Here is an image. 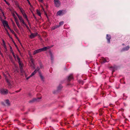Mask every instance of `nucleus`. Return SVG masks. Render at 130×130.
Listing matches in <instances>:
<instances>
[{
	"label": "nucleus",
	"mask_w": 130,
	"mask_h": 130,
	"mask_svg": "<svg viewBox=\"0 0 130 130\" xmlns=\"http://www.w3.org/2000/svg\"><path fill=\"white\" fill-rule=\"evenodd\" d=\"M52 46H48L35 50L33 52V54L35 55L41 52L45 51L46 50L52 47Z\"/></svg>",
	"instance_id": "1"
},
{
	"label": "nucleus",
	"mask_w": 130,
	"mask_h": 130,
	"mask_svg": "<svg viewBox=\"0 0 130 130\" xmlns=\"http://www.w3.org/2000/svg\"><path fill=\"white\" fill-rule=\"evenodd\" d=\"M4 75L5 77V79L6 80V81L8 83V88H11L13 87V86H12L11 83L9 81L6 75Z\"/></svg>",
	"instance_id": "2"
},
{
	"label": "nucleus",
	"mask_w": 130,
	"mask_h": 130,
	"mask_svg": "<svg viewBox=\"0 0 130 130\" xmlns=\"http://www.w3.org/2000/svg\"><path fill=\"white\" fill-rule=\"evenodd\" d=\"M54 4L55 6L56 7H58L61 5V2L59 0H54Z\"/></svg>",
	"instance_id": "3"
},
{
	"label": "nucleus",
	"mask_w": 130,
	"mask_h": 130,
	"mask_svg": "<svg viewBox=\"0 0 130 130\" xmlns=\"http://www.w3.org/2000/svg\"><path fill=\"white\" fill-rule=\"evenodd\" d=\"M66 12V11L64 10H59L58 11L57 13V15L60 16L62 14H64Z\"/></svg>",
	"instance_id": "4"
},
{
	"label": "nucleus",
	"mask_w": 130,
	"mask_h": 130,
	"mask_svg": "<svg viewBox=\"0 0 130 130\" xmlns=\"http://www.w3.org/2000/svg\"><path fill=\"white\" fill-rule=\"evenodd\" d=\"M17 58L18 61V62L19 64L20 68L23 67V64L22 62L21 61L18 55H17Z\"/></svg>",
	"instance_id": "5"
},
{
	"label": "nucleus",
	"mask_w": 130,
	"mask_h": 130,
	"mask_svg": "<svg viewBox=\"0 0 130 130\" xmlns=\"http://www.w3.org/2000/svg\"><path fill=\"white\" fill-rule=\"evenodd\" d=\"M1 92L2 94H6L8 93V91L7 90L5 89L1 90Z\"/></svg>",
	"instance_id": "6"
},
{
	"label": "nucleus",
	"mask_w": 130,
	"mask_h": 130,
	"mask_svg": "<svg viewBox=\"0 0 130 130\" xmlns=\"http://www.w3.org/2000/svg\"><path fill=\"white\" fill-rule=\"evenodd\" d=\"M2 23L4 27L6 26L8 28H9V27L8 25L7 21L5 20H3V21Z\"/></svg>",
	"instance_id": "7"
},
{
	"label": "nucleus",
	"mask_w": 130,
	"mask_h": 130,
	"mask_svg": "<svg viewBox=\"0 0 130 130\" xmlns=\"http://www.w3.org/2000/svg\"><path fill=\"white\" fill-rule=\"evenodd\" d=\"M17 15L20 20V22L22 23L23 24H24L25 23V22L22 16L19 15L18 14H17Z\"/></svg>",
	"instance_id": "8"
},
{
	"label": "nucleus",
	"mask_w": 130,
	"mask_h": 130,
	"mask_svg": "<svg viewBox=\"0 0 130 130\" xmlns=\"http://www.w3.org/2000/svg\"><path fill=\"white\" fill-rule=\"evenodd\" d=\"M41 97L38 98H34L32 100L29 101L30 103H32L35 101H39V100L41 99Z\"/></svg>",
	"instance_id": "9"
},
{
	"label": "nucleus",
	"mask_w": 130,
	"mask_h": 130,
	"mask_svg": "<svg viewBox=\"0 0 130 130\" xmlns=\"http://www.w3.org/2000/svg\"><path fill=\"white\" fill-rule=\"evenodd\" d=\"M38 35V33L37 32L35 33H31V35L30 36V37L31 39H32L36 36Z\"/></svg>",
	"instance_id": "10"
},
{
	"label": "nucleus",
	"mask_w": 130,
	"mask_h": 130,
	"mask_svg": "<svg viewBox=\"0 0 130 130\" xmlns=\"http://www.w3.org/2000/svg\"><path fill=\"white\" fill-rule=\"evenodd\" d=\"M106 39L107 40L108 43H110V39H111L110 36L109 35H107Z\"/></svg>",
	"instance_id": "11"
},
{
	"label": "nucleus",
	"mask_w": 130,
	"mask_h": 130,
	"mask_svg": "<svg viewBox=\"0 0 130 130\" xmlns=\"http://www.w3.org/2000/svg\"><path fill=\"white\" fill-rule=\"evenodd\" d=\"M12 24L13 27L14 28V30L16 32H17L18 31V29L17 28L15 24L14 23V22H12Z\"/></svg>",
	"instance_id": "12"
},
{
	"label": "nucleus",
	"mask_w": 130,
	"mask_h": 130,
	"mask_svg": "<svg viewBox=\"0 0 130 130\" xmlns=\"http://www.w3.org/2000/svg\"><path fill=\"white\" fill-rule=\"evenodd\" d=\"M109 61V60L108 58H103V62L105 63L106 62H108Z\"/></svg>",
	"instance_id": "13"
},
{
	"label": "nucleus",
	"mask_w": 130,
	"mask_h": 130,
	"mask_svg": "<svg viewBox=\"0 0 130 130\" xmlns=\"http://www.w3.org/2000/svg\"><path fill=\"white\" fill-rule=\"evenodd\" d=\"M73 79V77L72 75H70L68 77V79L69 81H70L71 79Z\"/></svg>",
	"instance_id": "14"
},
{
	"label": "nucleus",
	"mask_w": 130,
	"mask_h": 130,
	"mask_svg": "<svg viewBox=\"0 0 130 130\" xmlns=\"http://www.w3.org/2000/svg\"><path fill=\"white\" fill-rule=\"evenodd\" d=\"M59 27V26H58V25H56L55 26H53L52 28L51 29L53 30Z\"/></svg>",
	"instance_id": "15"
},
{
	"label": "nucleus",
	"mask_w": 130,
	"mask_h": 130,
	"mask_svg": "<svg viewBox=\"0 0 130 130\" xmlns=\"http://www.w3.org/2000/svg\"><path fill=\"white\" fill-rule=\"evenodd\" d=\"M22 14L24 18L26 19V20L28 22V19L27 18V17L25 13H22Z\"/></svg>",
	"instance_id": "16"
},
{
	"label": "nucleus",
	"mask_w": 130,
	"mask_h": 130,
	"mask_svg": "<svg viewBox=\"0 0 130 130\" xmlns=\"http://www.w3.org/2000/svg\"><path fill=\"white\" fill-rule=\"evenodd\" d=\"M129 48V46H127L126 47L123 48V51H127L128 50Z\"/></svg>",
	"instance_id": "17"
},
{
	"label": "nucleus",
	"mask_w": 130,
	"mask_h": 130,
	"mask_svg": "<svg viewBox=\"0 0 130 130\" xmlns=\"http://www.w3.org/2000/svg\"><path fill=\"white\" fill-rule=\"evenodd\" d=\"M49 53L51 56V59L52 60H53V56L52 53L51 51H50Z\"/></svg>",
	"instance_id": "18"
},
{
	"label": "nucleus",
	"mask_w": 130,
	"mask_h": 130,
	"mask_svg": "<svg viewBox=\"0 0 130 130\" xmlns=\"http://www.w3.org/2000/svg\"><path fill=\"white\" fill-rule=\"evenodd\" d=\"M5 103L8 105H9L10 104L9 101L8 100H7L5 101Z\"/></svg>",
	"instance_id": "19"
},
{
	"label": "nucleus",
	"mask_w": 130,
	"mask_h": 130,
	"mask_svg": "<svg viewBox=\"0 0 130 130\" xmlns=\"http://www.w3.org/2000/svg\"><path fill=\"white\" fill-rule=\"evenodd\" d=\"M2 41L3 42V45L4 46V48H6V46L5 44V42L4 41V40H3Z\"/></svg>",
	"instance_id": "20"
},
{
	"label": "nucleus",
	"mask_w": 130,
	"mask_h": 130,
	"mask_svg": "<svg viewBox=\"0 0 130 130\" xmlns=\"http://www.w3.org/2000/svg\"><path fill=\"white\" fill-rule=\"evenodd\" d=\"M37 72L36 70H35L33 72H32L30 75V76H32L34 75Z\"/></svg>",
	"instance_id": "21"
},
{
	"label": "nucleus",
	"mask_w": 130,
	"mask_h": 130,
	"mask_svg": "<svg viewBox=\"0 0 130 130\" xmlns=\"http://www.w3.org/2000/svg\"><path fill=\"white\" fill-rule=\"evenodd\" d=\"M37 14L39 16H41V13L40 11H39L38 10H37Z\"/></svg>",
	"instance_id": "22"
},
{
	"label": "nucleus",
	"mask_w": 130,
	"mask_h": 130,
	"mask_svg": "<svg viewBox=\"0 0 130 130\" xmlns=\"http://www.w3.org/2000/svg\"><path fill=\"white\" fill-rule=\"evenodd\" d=\"M8 29H9L10 31L13 34H14V33H15V32L13 30L11 29L10 27L9 28H8Z\"/></svg>",
	"instance_id": "23"
},
{
	"label": "nucleus",
	"mask_w": 130,
	"mask_h": 130,
	"mask_svg": "<svg viewBox=\"0 0 130 130\" xmlns=\"http://www.w3.org/2000/svg\"><path fill=\"white\" fill-rule=\"evenodd\" d=\"M30 61L32 63V64L34 65V61L33 59L32 58H31L30 59Z\"/></svg>",
	"instance_id": "24"
},
{
	"label": "nucleus",
	"mask_w": 130,
	"mask_h": 130,
	"mask_svg": "<svg viewBox=\"0 0 130 130\" xmlns=\"http://www.w3.org/2000/svg\"><path fill=\"white\" fill-rule=\"evenodd\" d=\"M20 71L21 73H23L24 72V70L23 68V67L20 68Z\"/></svg>",
	"instance_id": "25"
},
{
	"label": "nucleus",
	"mask_w": 130,
	"mask_h": 130,
	"mask_svg": "<svg viewBox=\"0 0 130 130\" xmlns=\"http://www.w3.org/2000/svg\"><path fill=\"white\" fill-rule=\"evenodd\" d=\"M10 51H11V53H12V54H13L14 53V52H13V51L12 49V47H11V46H10Z\"/></svg>",
	"instance_id": "26"
},
{
	"label": "nucleus",
	"mask_w": 130,
	"mask_h": 130,
	"mask_svg": "<svg viewBox=\"0 0 130 130\" xmlns=\"http://www.w3.org/2000/svg\"><path fill=\"white\" fill-rule=\"evenodd\" d=\"M64 24V22L63 21H61L59 23V25L58 26H59L63 25Z\"/></svg>",
	"instance_id": "27"
},
{
	"label": "nucleus",
	"mask_w": 130,
	"mask_h": 130,
	"mask_svg": "<svg viewBox=\"0 0 130 130\" xmlns=\"http://www.w3.org/2000/svg\"><path fill=\"white\" fill-rule=\"evenodd\" d=\"M5 29L6 30V31H7V35H8L10 37V35L9 34V33L8 32V31L7 30V29Z\"/></svg>",
	"instance_id": "28"
},
{
	"label": "nucleus",
	"mask_w": 130,
	"mask_h": 130,
	"mask_svg": "<svg viewBox=\"0 0 130 130\" xmlns=\"http://www.w3.org/2000/svg\"><path fill=\"white\" fill-rule=\"evenodd\" d=\"M20 10H21V12L22 13H24L23 12L24 10H23V9H22V8H20Z\"/></svg>",
	"instance_id": "29"
},
{
	"label": "nucleus",
	"mask_w": 130,
	"mask_h": 130,
	"mask_svg": "<svg viewBox=\"0 0 130 130\" xmlns=\"http://www.w3.org/2000/svg\"><path fill=\"white\" fill-rule=\"evenodd\" d=\"M40 77L42 80H43V76L42 75H41V74H40Z\"/></svg>",
	"instance_id": "30"
},
{
	"label": "nucleus",
	"mask_w": 130,
	"mask_h": 130,
	"mask_svg": "<svg viewBox=\"0 0 130 130\" xmlns=\"http://www.w3.org/2000/svg\"><path fill=\"white\" fill-rule=\"evenodd\" d=\"M24 24L25 25L27 29H29L27 25L25 23Z\"/></svg>",
	"instance_id": "31"
},
{
	"label": "nucleus",
	"mask_w": 130,
	"mask_h": 130,
	"mask_svg": "<svg viewBox=\"0 0 130 130\" xmlns=\"http://www.w3.org/2000/svg\"><path fill=\"white\" fill-rule=\"evenodd\" d=\"M15 22L17 25H19V21H17Z\"/></svg>",
	"instance_id": "32"
},
{
	"label": "nucleus",
	"mask_w": 130,
	"mask_h": 130,
	"mask_svg": "<svg viewBox=\"0 0 130 130\" xmlns=\"http://www.w3.org/2000/svg\"><path fill=\"white\" fill-rule=\"evenodd\" d=\"M39 67H37V69H36L35 70H36V72H37L38 71H39Z\"/></svg>",
	"instance_id": "33"
},
{
	"label": "nucleus",
	"mask_w": 130,
	"mask_h": 130,
	"mask_svg": "<svg viewBox=\"0 0 130 130\" xmlns=\"http://www.w3.org/2000/svg\"><path fill=\"white\" fill-rule=\"evenodd\" d=\"M13 55V56L14 57V58L15 59L16 58V56H15V55H14V53L13 54H12Z\"/></svg>",
	"instance_id": "34"
},
{
	"label": "nucleus",
	"mask_w": 130,
	"mask_h": 130,
	"mask_svg": "<svg viewBox=\"0 0 130 130\" xmlns=\"http://www.w3.org/2000/svg\"><path fill=\"white\" fill-rule=\"evenodd\" d=\"M38 1H39V2H40L42 3L43 2V0H38Z\"/></svg>",
	"instance_id": "35"
},
{
	"label": "nucleus",
	"mask_w": 130,
	"mask_h": 130,
	"mask_svg": "<svg viewBox=\"0 0 130 130\" xmlns=\"http://www.w3.org/2000/svg\"><path fill=\"white\" fill-rule=\"evenodd\" d=\"M18 26V28H19V29H20L21 28V26H20V25H17Z\"/></svg>",
	"instance_id": "36"
},
{
	"label": "nucleus",
	"mask_w": 130,
	"mask_h": 130,
	"mask_svg": "<svg viewBox=\"0 0 130 130\" xmlns=\"http://www.w3.org/2000/svg\"><path fill=\"white\" fill-rule=\"evenodd\" d=\"M27 0V1L28 2V4H29V5H31V4H30V2H29V0Z\"/></svg>",
	"instance_id": "37"
},
{
	"label": "nucleus",
	"mask_w": 130,
	"mask_h": 130,
	"mask_svg": "<svg viewBox=\"0 0 130 130\" xmlns=\"http://www.w3.org/2000/svg\"><path fill=\"white\" fill-rule=\"evenodd\" d=\"M32 77V76H30V75L28 76V77L27 78H26V79L27 80L29 78H30V77Z\"/></svg>",
	"instance_id": "38"
},
{
	"label": "nucleus",
	"mask_w": 130,
	"mask_h": 130,
	"mask_svg": "<svg viewBox=\"0 0 130 130\" xmlns=\"http://www.w3.org/2000/svg\"><path fill=\"white\" fill-rule=\"evenodd\" d=\"M13 35H14V36L16 37V38H18L17 37V36L16 35V34L15 33H14Z\"/></svg>",
	"instance_id": "39"
},
{
	"label": "nucleus",
	"mask_w": 130,
	"mask_h": 130,
	"mask_svg": "<svg viewBox=\"0 0 130 130\" xmlns=\"http://www.w3.org/2000/svg\"><path fill=\"white\" fill-rule=\"evenodd\" d=\"M8 5H10V4L8 3L7 1H6V2H5Z\"/></svg>",
	"instance_id": "40"
},
{
	"label": "nucleus",
	"mask_w": 130,
	"mask_h": 130,
	"mask_svg": "<svg viewBox=\"0 0 130 130\" xmlns=\"http://www.w3.org/2000/svg\"><path fill=\"white\" fill-rule=\"evenodd\" d=\"M15 22H16L17 21H18V20L17 19H16V18L15 19Z\"/></svg>",
	"instance_id": "41"
},
{
	"label": "nucleus",
	"mask_w": 130,
	"mask_h": 130,
	"mask_svg": "<svg viewBox=\"0 0 130 130\" xmlns=\"http://www.w3.org/2000/svg\"><path fill=\"white\" fill-rule=\"evenodd\" d=\"M15 22H16L17 21H18V20L17 19H16V18L15 19Z\"/></svg>",
	"instance_id": "42"
},
{
	"label": "nucleus",
	"mask_w": 130,
	"mask_h": 130,
	"mask_svg": "<svg viewBox=\"0 0 130 130\" xmlns=\"http://www.w3.org/2000/svg\"><path fill=\"white\" fill-rule=\"evenodd\" d=\"M18 50L19 52L20 53V54L21 55V53L20 52V51L19 49H18Z\"/></svg>",
	"instance_id": "43"
},
{
	"label": "nucleus",
	"mask_w": 130,
	"mask_h": 130,
	"mask_svg": "<svg viewBox=\"0 0 130 130\" xmlns=\"http://www.w3.org/2000/svg\"><path fill=\"white\" fill-rule=\"evenodd\" d=\"M60 87H61V88H62V87L61 86H59L58 87V89H60V88H59Z\"/></svg>",
	"instance_id": "44"
},
{
	"label": "nucleus",
	"mask_w": 130,
	"mask_h": 130,
	"mask_svg": "<svg viewBox=\"0 0 130 130\" xmlns=\"http://www.w3.org/2000/svg\"><path fill=\"white\" fill-rule=\"evenodd\" d=\"M20 91H15V92H19Z\"/></svg>",
	"instance_id": "45"
},
{
	"label": "nucleus",
	"mask_w": 130,
	"mask_h": 130,
	"mask_svg": "<svg viewBox=\"0 0 130 130\" xmlns=\"http://www.w3.org/2000/svg\"><path fill=\"white\" fill-rule=\"evenodd\" d=\"M29 96H31V94L30 93H29L28 94Z\"/></svg>",
	"instance_id": "46"
},
{
	"label": "nucleus",
	"mask_w": 130,
	"mask_h": 130,
	"mask_svg": "<svg viewBox=\"0 0 130 130\" xmlns=\"http://www.w3.org/2000/svg\"><path fill=\"white\" fill-rule=\"evenodd\" d=\"M8 76H9V77H10V75L9 74H8Z\"/></svg>",
	"instance_id": "47"
},
{
	"label": "nucleus",
	"mask_w": 130,
	"mask_h": 130,
	"mask_svg": "<svg viewBox=\"0 0 130 130\" xmlns=\"http://www.w3.org/2000/svg\"><path fill=\"white\" fill-rule=\"evenodd\" d=\"M2 13H3V15H4V13L3 12H2Z\"/></svg>",
	"instance_id": "48"
},
{
	"label": "nucleus",
	"mask_w": 130,
	"mask_h": 130,
	"mask_svg": "<svg viewBox=\"0 0 130 130\" xmlns=\"http://www.w3.org/2000/svg\"><path fill=\"white\" fill-rule=\"evenodd\" d=\"M4 0V1H5V2H6V0Z\"/></svg>",
	"instance_id": "49"
},
{
	"label": "nucleus",
	"mask_w": 130,
	"mask_h": 130,
	"mask_svg": "<svg viewBox=\"0 0 130 130\" xmlns=\"http://www.w3.org/2000/svg\"><path fill=\"white\" fill-rule=\"evenodd\" d=\"M1 78V75H0V78Z\"/></svg>",
	"instance_id": "50"
},
{
	"label": "nucleus",
	"mask_w": 130,
	"mask_h": 130,
	"mask_svg": "<svg viewBox=\"0 0 130 130\" xmlns=\"http://www.w3.org/2000/svg\"><path fill=\"white\" fill-rule=\"evenodd\" d=\"M29 54L30 55V56L31 55V54H30V53Z\"/></svg>",
	"instance_id": "51"
},
{
	"label": "nucleus",
	"mask_w": 130,
	"mask_h": 130,
	"mask_svg": "<svg viewBox=\"0 0 130 130\" xmlns=\"http://www.w3.org/2000/svg\"><path fill=\"white\" fill-rule=\"evenodd\" d=\"M21 90V89H20V90L19 91H20Z\"/></svg>",
	"instance_id": "52"
},
{
	"label": "nucleus",
	"mask_w": 130,
	"mask_h": 130,
	"mask_svg": "<svg viewBox=\"0 0 130 130\" xmlns=\"http://www.w3.org/2000/svg\"><path fill=\"white\" fill-rule=\"evenodd\" d=\"M23 119V120H24V119H25L24 118V119Z\"/></svg>",
	"instance_id": "53"
},
{
	"label": "nucleus",
	"mask_w": 130,
	"mask_h": 130,
	"mask_svg": "<svg viewBox=\"0 0 130 130\" xmlns=\"http://www.w3.org/2000/svg\"><path fill=\"white\" fill-rule=\"evenodd\" d=\"M123 45H124V44H123Z\"/></svg>",
	"instance_id": "54"
}]
</instances>
